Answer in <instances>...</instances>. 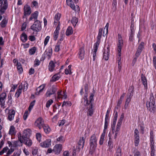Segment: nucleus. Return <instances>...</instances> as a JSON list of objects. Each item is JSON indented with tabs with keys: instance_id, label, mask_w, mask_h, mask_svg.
Returning a JSON list of instances; mask_svg holds the SVG:
<instances>
[{
	"instance_id": "1",
	"label": "nucleus",
	"mask_w": 156,
	"mask_h": 156,
	"mask_svg": "<svg viewBox=\"0 0 156 156\" xmlns=\"http://www.w3.org/2000/svg\"><path fill=\"white\" fill-rule=\"evenodd\" d=\"M28 87V84L26 81H23L19 86L18 89H17L15 96L16 98H18L22 92V90L23 92H25L27 90Z\"/></svg>"
},
{
	"instance_id": "2",
	"label": "nucleus",
	"mask_w": 156,
	"mask_h": 156,
	"mask_svg": "<svg viewBox=\"0 0 156 156\" xmlns=\"http://www.w3.org/2000/svg\"><path fill=\"white\" fill-rule=\"evenodd\" d=\"M147 108L148 110L151 112L154 113L155 110V101L153 94H150L149 101L146 102Z\"/></svg>"
},
{
	"instance_id": "3",
	"label": "nucleus",
	"mask_w": 156,
	"mask_h": 156,
	"mask_svg": "<svg viewBox=\"0 0 156 156\" xmlns=\"http://www.w3.org/2000/svg\"><path fill=\"white\" fill-rule=\"evenodd\" d=\"M31 131L29 129H25L23 132V135L22 136L21 134L20 133L18 135L19 140L21 143H23L24 140L27 139L28 137L29 136L31 133Z\"/></svg>"
},
{
	"instance_id": "4",
	"label": "nucleus",
	"mask_w": 156,
	"mask_h": 156,
	"mask_svg": "<svg viewBox=\"0 0 156 156\" xmlns=\"http://www.w3.org/2000/svg\"><path fill=\"white\" fill-rule=\"evenodd\" d=\"M154 135L153 131H151L150 133V143L151 155V156L154 155Z\"/></svg>"
},
{
	"instance_id": "5",
	"label": "nucleus",
	"mask_w": 156,
	"mask_h": 156,
	"mask_svg": "<svg viewBox=\"0 0 156 156\" xmlns=\"http://www.w3.org/2000/svg\"><path fill=\"white\" fill-rule=\"evenodd\" d=\"M41 23L39 20H35L33 24L30 27V29L34 32L40 31L41 29Z\"/></svg>"
},
{
	"instance_id": "6",
	"label": "nucleus",
	"mask_w": 156,
	"mask_h": 156,
	"mask_svg": "<svg viewBox=\"0 0 156 156\" xmlns=\"http://www.w3.org/2000/svg\"><path fill=\"white\" fill-rule=\"evenodd\" d=\"M97 139L94 134L92 135L90 140V145L91 148L94 150L97 147Z\"/></svg>"
},
{
	"instance_id": "7",
	"label": "nucleus",
	"mask_w": 156,
	"mask_h": 156,
	"mask_svg": "<svg viewBox=\"0 0 156 156\" xmlns=\"http://www.w3.org/2000/svg\"><path fill=\"white\" fill-rule=\"evenodd\" d=\"M44 124V121L41 117L37 119L34 122L35 126L38 127L39 129H41Z\"/></svg>"
},
{
	"instance_id": "8",
	"label": "nucleus",
	"mask_w": 156,
	"mask_h": 156,
	"mask_svg": "<svg viewBox=\"0 0 156 156\" xmlns=\"http://www.w3.org/2000/svg\"><path fill=\"white\" fill-rule=\"evenodd\" d=\"M66 1L67 5L70 6L73 10L76 12L79 11L80 8L79 6L77 5L75 6L72 0H66Z\"/></svg>"
},
{
	"instance_id": "9",
	"label": "nucleus",
	"mask_w": 156,
	"mask_h": 156,
	"mask_svg": "<svg viewBox=\"0 0 156 156\" xmlns=\"http://www.w3.org/2000/svg\"><path fill=\"white\" fill-rule=\"evenodd\" d=\"M134 144L135 146H137L140 142V136L139 131L137 129H136L134 130Z\"/></svg>"
},
{
	"instance_id": "10",
	"label": "nucleus",
	"mask_w": 156,
	"mask_h": 156,
	"mask_svg": "<svg viewBox=\"0 0 156 156\" xmlns=\"http://www.w3.org/2000/svg\"><path fill=\"white\" fill-rule=\"evenodd\" d=\"M8 111L9 112L8 119L9 121H11L14 118L15 112L13 109H9L8 108H6L5 110V112H7Z\"/></svg>"
},
{
	"instance_id": "11",
	"label": "nucleus",
	"mask_w": 156,
	"mask_h": 156,
	"mask_svg": "<svg viewBox=\"0 0 156 156\" xmlns=\"http://www.w3.org/2000/svg\"><path fill=\"white\" fill-rule=\"evenodd\" d=\"M62 149V145L61 144H57L54 147L53 149V152L55 154H58Z\"/></svg>"
},
{
	"instance_id": "12",
	"label": "nucleus",
	"mask_w": 156,
	"mask_h": 156,
	"mask_svg": "<svg viewBox=\"0 0 156 156\" xmlns=\"http://www.w3.org/2000/svg\"><path fill=\"white\" fill-rule=\"evenodd\" d=\"M57 90V89L54 87H52L51 88L48 89L45 94L46 97H50L51 95L54 94L56 91Z\"/></svg>"
},
{
	"instance_id": "13",
	"label": "nucleus",
	"mask_w": 156,
	"mask_h": 156,
	"mask_svg": "<svg viewBox=\"0 0 156 156\" xmlns=\"http://www.w3.org/2000/svg\"><path fill=\"white\" fill-rule=\"evenodd\" d=\"M57 99L58 100H60V99H65L67 98V95L66 94L65 92L63 91L62 90H58L57 92Z\"/></svg>"
},
{
	"instance_id": "14",
	"label": "nucleus",
	"mask_w": 156,
	"mask_h": 156,
	"mask_svg": "<svg viewBox=\"0 0 156 156\" xmlns=\"http://www.w3.org/2000/svg\"><path fill=\"white\" fill-rule=\"evenodd\" d=\"M51 144V140L50 139L46 140L40 143V146L43 148H48L49 147Z\"/></svg>"
},
{
	"instance_id": "15",
	"label": "nucleus",
	"mask_w": 156,
	"mask_h": 156,
	"mask_svg": "<svg viewBox=\"0 0 156 156\" xmlns=\"http://www.w3.org/2000/svg\"><path fill=\"white\" fill-rule=\"evenodd\" d=\"M118 43L117 44L118 49H119V51H120L121 49L122 48L123 46V42L122 37L120 34H118Z\"/></svg>"
},
{
	"instance_id": "16",
	"label": "nucleus",
	"mask_w": 156,
	"mask_h": 156,
	"mask_svg": "<svg viewBox=\"0 0 156 156\" xmlns=\"http://www.w3.org/2000/svg\"><path fill=\"white\" fill-rule=\"evenodd\" d=\"M52 50L51 47L49 46L44 52L46 57L48 59H50L52 55Z\"/></svg>"
},
{
	"instance_id": "17",
	"label": "nucleus",
	"mask_w": 156,
	"mask_h": 156,
	"mask_svg": "<svg viewBox=\"0 0 156 156\" xmlns=\"http://www.w3.org/2000/svg\"><path fill=\"white\" fill-rule=\"evenodd\" d=\"M109 47H107L106 49L104 50L103 54V58L105 60H108L109 56Z\"/></svg>"
},
{
	"instance_id": "18",
	"label": "nucleus",
	"mask_w": 156,
	"mask_h": 156,
	"mask_svg": "<svg viewBox=\"0 0 156 156\" xmlns=\"http://www.w3.org/2000/svg\"><path fill=\"white\" fill-rule=\"evenodd\" d=\"M56 63L55 62H54L52 60L48 64V69L51 72H53L55 70V63Z\"/></svg>"
},
{
	"instance_id": "19",
	"label": "nucleus",
	"mask_w": 156,
	"mask_h": 156,
	"mask_svg": "<svg viewBox=\"0 0 156 156\" xmlns=\"http://www.w3.org/2000/svg\"><path fill=\"white\" fill-rule=\"evenodd\" d=\"M103 31V29L102 28H101L99 29L98 34L97 37V40L94 44L98 45L101 42V37Z\"/></svg>"
},
{
	"instance_id": "20",
	"label": "nucleus",
	"mask_w": 156,
	"mask_h": 156,
	"mask_svg": "<svg viewBox=\"0 0 156 156\" xmlns=\"http://www.w3.org/2000/svg\"><path fill=\"white\" fill-rule=\"evenodd\" d=\"M60 25H58L57 27L53 33V39L55 41H56L58 36L59 34V30H60Z\"/></svg>"
},
{
	"instance_id": "21",
	"label": "nucleus",
	"mask_w": 156,
	"mask_h": 156,
	"mask_svg": "<svg viewBox=\"0 0 156 156\" xmlns=\"http://www.w3.org/2000/svg\"><path fill=\"white\" fill-rule=\"evenodd\" d=\"M87 115L91 116L94 113V110L93 108L92 104H91L89 105V106L87 107Z\"/></svg>"
},
{
	"instance_id": "22",
	"label": "nucleus",
	"mask_w": 156,
	"mask_h": 156,
	"mask_svg": "<svg viewBox=\"0 0 156 156\" xmlns=\"http://www.w3.org/2000/svg\"><path fill=\"white\" fill-rule=\"evenodd\" d=\"M24 14L25 15H30L31 13V8L29 5H25L24 7Z\"/></svg>"
},
{
	"instance_id": "23",
	"label": "nucleus",
	"mask_w": 156,
	"mask_h": 156,
	"mask_svg": "<svg viewBox=\"0 0 156 156\" xmlns=\"http://www.w3.org/2000/svg\"><path fill=\"white\" fill-rule=\"evenodd\" d=\"M61 16V14L59 13H57L55 15V20L54 22V24L56 26L58 24L59 25V24L60 25V22L59 21V19Z\"/></svg>"
},
{
	"instance_id": "24",
	"label": "nucleus",
	"mask_w": 156,
	"mask_h": 156,
	"mask_svg": "<svg viewBox=\"0 0 156 156\" xmlns=\"http://www.w3.org/2000/svg\"><path fill=\"white\" fill-rule=\"evenodd\" d=\"M141 82L144 86L145 89H147V80L145 76L143 74L141 75Z\"/></svg>"
},
{
	"instance_id": "25",
	"label": "nucleus",
	"mask_w": 156,
	"mask_h": 156,
	"mask_svg": "<svg viewBox=\"0 0 156 156\" xmlns=\"http://www.w3.org/2000/svg\"><path fill=\"white\" fill-rule=\"evenodd\" d=\"M44 87L45 86L44 85H42L39 87L36 90L37 91L35 93L36 95H38L41 94L43 92Z\"/></svg>"
},
{
	"instance_id": "26",
	"label": "nucleus",
	"mask_w": 156,
	"mask_h": 156,
	"mask_svg": "<svg viewBox=\"0 0 156 156\" xmlns=\"http://www.w3.org/2000/svg\"><path fill=\"white\" fill-rule=\"evenodd\" d=\"M38 12L37 11H35L34 13L32 14L29 20H31L33 19L34 20H37V19L38 16Z\"/></svg>"
},
{
	"instance_id": "27",
	"label": "nucleus",
	"mask_w": 156,
	"mask_h": 156,
	"mask_svg": "<svg viewBox=\"0 0 156 156\" xmlns=\"http://www.w3.org/2000/svg\"><path fill=\"white\" fill-rule=\"evenodd\" d=\"M84 56V49L83 48H81L80 49L79 52V57L81 60H83Z\"/></svg>"
},
{
	"instance_id": "28",
	"label": "nucleus",
	"mask_w": 156,
	"mask_h": 156,
	"mask_svg": "<svg viewBox=\"0 0 156 156\" xmlns=\"http://www.w3.org/2000/svg\"><path fill=\"white\" fill-rule=\"evenodd\" d=\"M61 77L60 74L58 73L54 75L51 78V81L55 82L58 80Z\"/></svg>"
},
{
	"instance_id": "29",
	"label": "nucleus",
	"mask_w": 156,
	"mask_h": 156,
	"mask_svg": "<svg viewBox=\"0 0 156 156\" xmlns=\"http://www.w3.org/2000/svg\"><path fill=\"white\" fill-rule=\"evenodd\" d=\"M42 127H43L44 130L46 133L48 134L50 132L51 129L48 125L44 124Z\"/></svg>"
},
{
	"instance_id": "30",
	"label": "nucleus",
	"mask_w": 156,
	"mask_h": 156,
	"mask_svg": "<svg viewBox=\"0 0 156 156\" xmlns=\"http://www.w3.org/2000/svg\"><path fill=\"white\" fill-rule=\"evenodd\" d=\"M73 32V28L71 27H69L66 30V36H69L71 35Z\"/></svg>"
},
{
	"instance_id": "31",
	"label": "nucleus",
	"mask_w": 156,
	"mask_h": 156,
	"mask_svg": "<svg viewBox=\"0 0 156 156\" xmlns=\"http://www.w3.org/2000/svg\"><path fill=\"white\" fill-rule=\"evenodd\" d=\"M37 51V48L35 47H33L29 49V54L31 55H34L35 53Z\"/></svg>"
},
{
	"instance_id": "32",
	"label": "nucleus",
	"mask_w": 156,
	"mask_h": 156,
	"mask_svg": "<svg viewBox=\"0 0 156 156\" xmlns=\"http://www.w3.org/2000/svg\"><path fill=\"white\" fill-rule=\"evenodd\" d=\"M85 143V139L83 137L80 138L79 141L78 142V145L79 148H83Z\"/></svg>"
},
{
	"instance_id": "33",
	"label": "nucleus",
	"mask_w": 156,
	"mask_h": 156,
	"mask_svg": "<svg viewBox=\"0 0 156 156\" xmlns=\"http://www.w3.org/2000/svg\"><path fill=\"white\" fill-rule=\"evenodd\" d=\"M21 39L23 42H25L27 40V36L25 33H23L21 35Z\"/></svg>"
},
{
	"instance_id": "34",
	"label": "nucleus",
	"mask_w": 156,
	"mask_h": 156,
	"mask_svg": "<svg viewBox=\"0 0 156 156\" xmlns=\"http://www.w3.org/2000/svg\"><path fill=\"white\" fill-rule=\"evenodd\" d=\"M99 45L94 44L93 50H92L93 56H95L96 55V52Z\"/></svg>"
},
{
	"instance_id": "35",
	"label": "nucleus",
	"mask_w": 156,
	"mask_h": 156,
	"mask_svg": "<svg viewBox=\"0 0 156 156\" xmlns=\"http://www.w3.org/2000/svg\"><path fill=\"white\" fill-rule=\"evenodd\" d=\"M131 95H130L128 96L127 97V99L126 100V103L125 105V108L126 109L129 104V103L131 101Z\"/></svg>"
},
{
	"instance_id": "36",
	"label": "nucleus",
	"mask_w": 156,
	"mask_h": 156,
	"mask_svg": "<svg viewBox=\"0 0 156 156\" xmlns=\"http://www.w3.org/2000/svg\"><path fill=\"white\" fill-rule=\"evenodd\" d=\"M105 136V132H103L101 135L100 139L99 141V143L100 145H101L103 144Z\"/></svg>"
},
{
	"instance_id": "37",
	"label": "nucleus",
	"mask_w": 156,
	"mask_h": 156,
	"mask_svg": "<svg viewBox=\"0 0 156 156\" xmlns=\"http://www.w3.org/2000/svg\"><path fill=\"white\" fill-rule=\"evenodd\" d=\"M17 68L19 73H21L23 72V68L20 63L17 62L16 64Z\"/></svg>"
},
{
	"instance_id": "38",
	"label": "nucleus",
	"mask_w": 156,
	"mask_h": 156,
	"mask_svg": "<svg viewBox=\"0 0 156 156\" xmlns=\"http://www.w3.org/2000/svg\"><path fill=\"white\" fill-rule=\"evenodd\" d=\"M23 142L25 143V144L28 146H30L32 144V140L28 138H27L26 140H24Z\"/></svg>"
},
{
	"instance_id": "39",
	"label": "nucleus",
	"mask_w": 156,
	"mask_h": 156,
	"mask_svg": "<svg viewBox=\"0 0 156 156\" xmlns=\"http://www.w3.org/2000/svg\"><path fill=\"white\" fill-rule=\"evenodd\" d=\"M78 20L77 18L76 17H73L71 20V23L75 27L78 22Z\"/></svg>"
},
{
	"instance_id": "40",
	"label": "nucleus",
	"mask_w": 156,
	"mask_h": 156,
	"mask_svg": "<svg viewBox=\"0 0 156 156\" xmlns=\"http://www.w3.org/2000/svg\"><path fill=\"white\" fill-rule=\"evenodd\" d=\"M57 141L60 143H63L65 140V137L62 136H60L57 139Z\"/></svg>"
},
{
	"instance_id": "41",
	"label": "nucleus",
	"mask_w": 156,
	"mask_h": 156,
	"mask_svg": "<svg viewBox=\"0 0 156 156\" xmlns=\"http://www.w3.org/2000/svg\"><path fill=\"white\" fill-rule=\"evenodd\" d=\"M135 27H134V24L133 23H131V26L130 27V36H132L133 35V34H134L135 33Z\"/></svg>"
},
{
	"instance_id": "42",
	"label": "nucleus",
	"mask_w": 156,
	"mask_h": 156,
	"mask_svg": "<svg viewBox=\"0 0 156 156\" xmlns=\"http://www.w3.org/2000/svg\"><path fill=\"white\" fill-rule=\"evenodd\" d=\"M133 150V152L134 154V156H141L140 152L136 149L134 148Z\"/></svg>"
},
{
	"instance_id": "43",
	"label": "nucleus",
	"mask_w": 156,
	"mask_h": 156,
	"mask_svg": "<svg viewBox=\"0 0 156 156\" xmlns=\"http://www.w3.org/2000/svg\"><path fill=\"white\" fill-rule=\"evenodd\" d=\"M15 127L13 126H11L9 131V134L11 135H13L15 134Z\"/></svg>"
},
{
	"instance_id": "44",
	"label": "nucleus",
	"mask_w": 156,
	"mask_h": 156,
	"mask_svg": "<svg viewBox=\"0 0 156 156\" xmlns=\"http://www.w3.org/2000/svg\"><path fill=\"white\" fill-rule=\"evenodd\" d=\"M61 42L59 41L57 43L55 48L54 51L55 52H58L59 51Z\"/></svg>"
},
{
	"instance_id": "45",
	"label": "nucleus",
	"mask_w": 156,
	"mask_h": 156,
	"mask_svg": "<svg viewBox=\"0 0 156 156\" xmlns=\"http://www.w3.org/2000/svg\"><path fill=\"white\" fill-rule=\"evenodd\" d=\"M6 93L4 92L2 93V94H0V101L2 102L4 101L6 98Z\"/></svg>"
},
{
	"instance_id": "46",
	"label": "nucleus",
	"mask_w": 156,
	"mask_h": 156,
	"mask_svg": "<svg viewBox=\"0 0 156 156\" xmlns=\"http://www.w3.org/2000/svg\"><path fill=\"white\" fill-rule=\"evenodd\" d=\"M108 145L109 146V150H111V149L113 148V142L112 139L110 138H109L108 141Z\"/></svg>"
},
{
	"instance_id": "47",
	"label": "nucleus",
	"mask_w": 156,
	"mask_h": 156,
	"mask_svg": "<svg viewBox=\"0 0 156 156\" xmlns=\"http://www.w3.org/2000/svg\"><path fill=\"white\" fill-rule=\"evenodd\" d=\"M4 2V4L3 3V6L2 9L6 10L8 7V4L7 2V0H3Z\"/></svg>"
},
{
	"instance_id": "48",
	"label": "nucleus",
	"mask_w": 156,
	"mask_h": 156,
	"mask_svg": "<svg viewBox=\"0 0 156 156\" xmlns=\"http://www.w3.org/2000/svg\"><path fill=\"white\" fill-rule=\"evenodd\" d=\"M38 148L37 147H34L32 149V154L33 155H36L38 152Z\"/></svg>"
},
{
	"instance_id": "49",
	"label": "nucleus",
	"mask_w": 156,
	"mask_h": 156,
	"mask_svg": "<svg viewBox=\"0 0 156 156\" xmlns=\"http://www.w3.org/2000/svg\"><path fill=\"white\" fill-rule=\"evenodd\" d=\"M84 105L85 106H89V105L91 104H90V102L89 101L87 100V97H85L84 98Z\"/></svg>"
},
{
	"instance_id": "50",
	"label": "nucleus",
	"mask_w": 156,
	"mask_h": 156,
	"mask_svg": "<svg viewBox=\"0 0 156 156\" xmlns=\"http://www.w3.org/2000/svg\"><path fill=\"white\" fill-rule=\"evenodd\" d=\"M116 156H121V149L120 147H118L116 150Z\"/></svg>"
},
{
	"instance_id": "51",
	"label": "nucleus",
	"mask_w": 156,
	"mask_h": 156,
	"mask_svg": "<svg viewBox=\"0 0 156 156\" xmlns=\"http://www.w3.org/2000/svg\"><path fill=\"white\" fill-rule=\"evenodd\" d=\"M121 49H120V51H119V49H117V61H121Z\"/></svg>"
},
{
	"instance_id": "52",
	"label": "nucleus",
	"mask_w": 156,
	"mask_h": 156,
	"mask_svg": "<svg viewBox=\"0 0 156 156\" xmlns=\"http://www.w3.org/2000/svg\"><path fill=\"white\" fill-rule=\"evenodd\" d=\"M140 129L141 131L142 134L144 133V131L145 128V126L144 122H143L141 124H140Z\"/></svg>"
},
{
	"instance_id": "53",
	"label": "nucleus",
	"mask_w": 156,
	"mask_h": 156,
	"mask_svg": "<svg viewBox=\"0 0 156 156\" xmlns=\"http://www.w3.org/2000/svg\"><path fill=\"white\" fill-rule=\"evenodd\" d=\"M35 101L34 100L33 101L31 102L30 103V105L28 109L29 110L30 112L32 108H33V107H34V105H35Z\"/></svg>"
},
{
	"instance_id": "54",
	"label": "nucleus",
	"mask_w": 156,
	"mask_h": 156,
	"mask_svg": "<svg viewBox=\"0 0 156 156\" xmlns=\"http://www.w3.org/2000/svg\"><path fill=\"white\" fill-rule=\"evenodd\" d=\"M53 102V101L52 100L50 99L46 102V107L47 108H49Z\"/></svg>"
},
{
	"instance_id": "55",
	"label": "nucleus",
	"mask_w": 156,
	"mask_h": 156,
	"mask_svg": "<svg viewBox=\"0 0 156 156\" xmlns=\"http://www.w3.org/2000/svg\"><path fill=\"white\" fill-rule=\"evenodd\" d=\"M50 38V37L49 36H47L44 39V47H45V46L47 45L48 43L49 39Z\"/></svg>"
},
{
	"instance_id": "56",
	"label": "nucleus",
	"mask_w": 156,
	"mask_h": 156,
	"mask_svg": "<svg viewBox=\"0 0 156 156\" xmlns=\"http://www.w3.org/2000/svg\"><path fill=\"white\" fill-rule=\"evenodd\" d=\"M41 133H37L36 134V137L37 140L39 142H40L41 140Z\"/></svg>"
},
{
	"instance_id": "57",
	"label": "nucleus",
	"mask_w": 156,
	"mask_h": 156,
	"mask_svg": "<svg viewBox=\"0 0 156 156\" xmlns=\"http://www.w3.org/2000/svg\"><path fill=\"white\" fill-rule=\"evenodd\" d=\"M7 21L5 20H3L1 23V26L2 27H5L7 23Z\"/></svg>"
},
{
	"instance_id": "58",
	"label": "nucleus",
	"mask_w": 156,
	"mask_h": 156,
	"mask_svg": "<svg viewBox=\"0 0 156 156\" xmlns=\"http://www.w3.org/2000/svg\"><path fill=\"white\" fill-rule=\"evenodd\" d=\"M40 64V61L37 58H36L34 61V65L35 66H38Z\"/></svg>"
},
{
	"instance_id": "59",
	"label": "nucleus",
	"mask_w": 156,
	"mask_h": 156,
	"mask_svg": "<svg viewBox=\"0 0 156 156\" xmlns=\"http://www.w3.org/2000/svg\"><path fill=\"white\" fill-rule=\"evenodd\" d=\"M117 2L116 1H113L112 3V10L113 11H115L116 9Z\"/></svg>"
},
{
	"instance_id": "60",
	"label": "nucleus",
	"mask_w": 156,
	"mask_h": 156,
	"mask_svg": "<svg viewBox=\"0 0 156 156\" xmlns=\"http://www.w3.org/2000/svg\"><path fill=\"white\" fill-rule=\"evenodd\" d=\"M144 47V43L143 42H141L138 46V48L142 51Z\"/></svg>"
},
{
	"instance_id": "61",
	"label": "nucleus",
	"mask_w": 156,
	"mask_h": 156,
	"mask_svg": "<svg viewBox=\"0 0 156 156\" xmlns=\"http://www.w3.org/2000/svg\"><path fill=\"white\" fill-rule=\"evenodd\" d=\"M65 73L66 75H68L69 74V75H71L72 74L71 69H69L67 68H66L65 69Z\"/></svg>"
},
{
	"instance_id": "62",
	"label": "nucleus",
	"mask_w": 156,
	"mask_h": 156,
	"mask_svg": "<svg viewBox=\"0 0 156 156\" xmlns=\"http://www.w3.org/2000/svg\"><path fill=\"white\" fill-rule=\"evenodd\" d=\"M124 115L123 113L121 114L120 119H119L118 123H119L122 124V120L124 118Z\"/></svg>"
},
{
	"instance_id": "63",
	"label": "nucleus",
	"mask_w": 156,
	"mask_h": 156,
	"mask_svg": "<svg viewBox=\"0 0 156 156\" xmlns=\"http://www.w3.org/2000/svg\"><path fill=\"white\" fill-rule=\"evenodd\" d=\"M8 149V148L7 147H4L3 148V150L0 152V155L3 154L4 153L6 152Z\"/></svg>"
},
{
	"instance_id": "64",
	"label": "nucleus",
	"mask_w": 156,
	"mask_h": 156,
	"mask_svg": "<svg viewBox=\"0 0 156 156\" xmlns=\"http://www.w3.org/2000/svg\"><path fill=\"white\" fill-rule=\"evenodd\" d=\"M28 114V111H26L23 116V119L24 120H26L27 119Z\"/></svg>"
}]
</instances>
